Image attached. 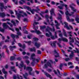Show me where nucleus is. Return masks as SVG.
<instances>
[{"label":"nucleus","instance_id":"nucleus-17","mask_svg":"<svg viewBox=\"0 0 79 79\" xmlns=\"http://www.w3.org/2000/svg\"><path fill=\"white\" fill-rule=\"evenodd\" d=\"M64 24L65 25V26H64V27H66L67 29H68V30H70V28H69V27L68 26V23L66 22H64Z\"/></svg>","mask_w":79,"mask_h":79},{"label":"nucleus","instance_id":"nucleus-63","mask_svg":"<svg viewBox=\"0 0 79 79\" xmlns=\"http://www.w3.org/2000/svg\"><path fill=\"white\" fill-rule=\"evenodd\" d=\"M75 59H76V60H77V61H79V58L77 57H76Z\"/></svg>","mask_w":79,"mask_h":79},{"label":"nucleus","instance_id":"nucleus-4","mask_svg":"<svg viewBox=\"0 0 79 79\" xmlns=\"http://www.w3.org/2000/svg\"><path fill=\"white\" fill-rule=\"evenodd\" d=\"M21 63L22 64H20V66L22 68V67H23L24 66V69H26L27 71H28L29 72V74L30 75H31L32 74L31 73V71L32 70V69L31 67H28L26 68V66L24 65V64H23V62H21Z\"/></svg>","mask_w":79,"mask_h":79},{"label":"nucleus","instance_id":"nucleus-54","mask_svg":"<svg viewBox=\"0 0 79 79\" xmlns=\"http://www.w3.org/2000/svg\"><path fill=\"white\" fill-rule=\"evenodd\" d=\"M59 36L60 37H62V36H63V35L62 34H59Z\"/></svg>","mask_w":79,"mask_h":79},{"label":"nucleus","instance_id":"nucleus-39","mask_svg":"<svg viewBox=\"0 0 79 79\" xmlns=\"http://www.w3.org/2000/svg\"><path fill=\"white\" fill-rule=\"evenodd\" d=\"M76 51H75V50H73L74 51L75 53H79V50H78V49H77V48H76Z\"/></svg>","mask_w":79,"mask_h":79},{"label":"nucleus","instance_id":"nucleus-53","mask_svg":"<svg viewBox=\"0 0 79 79\" xmlns=\"http://www.w3.org/2000/svg\"><path fill=\"white\" fill-rule=\"evenodd\" d=\"M70 59L69 58H68L67 59H65V60L66 61H69V60Z\"/></svg>","mask_w":79,"mask_h":79},{"label":"nucleus","instance_id":"nucleus-61","mask_svg":"<svg viewBox=\"0 0 79 79\" xmlns=\"http://www.w3.org/2000/svg\"><path fill=\"white\" fill-rule=\"evenodd\" d=\"M23 55H26V52H23Z\"/></svg>","mask_w":79,"mask_h":79},{"label":"nucleus","instance_id":"nucleus-13","mask_svg":"<svg viewBox=\"0 0 79 79\" xmlns=\"http://www.w3.org/2000/svg\"><path fill=\"white\" fill-rule=\"evenodd\" d=\"M55 23L56 24L55 25L56 26L57 29H60V27H58V26H60V23H58V22L56 20H55Z\"/></svg>","mask_w":79,"mask_h":79},{"label":"nucleus","instance_id":"nucleus-33","mask_svg":"<svg viewBox=\"0 0 79 79\" xmlns=\"http://www.w3.org/2000/svg\"><path fill=\"white\" fill-rule=\"evenodd\" d=\"M11 23H13V25L14 26H16V23L15 22V21H13V20H12L11 21Z\"/></svg>","mask_w":79,"mask_h":79},{"label":"nucleus","instance_id":"nucleus-56","mask_svg":"<svg viewBox=\"0 0 79 79\" xmlns=\"http://www.w3.org/2000/svg\"><path fill=\"white\" fill-rule=\"evenodd\" d=\"M26 62L27 63V64H29V63L30 62L28 60H27L26 61Z\"/></svg>","mask_w":79,"mask_h":79},{"label":"nucleus","instance_id":"nucleus-23","mask_svg":"<svg viewBox=\"0 0 79 79\" xmlns=\"http://www.w3.org/2000/svg\"><path fill=\"white\" fill-rule=\"evenodd\" d=\"M48 66L50 67H52V65H51L50 63H49V62L47 64H45L44 65V66L45 67V68H47V67Z\"/></svg>","mask_w":79,"mask_h":79},{"label":"nucleus","instance_id":"nucleus-38","mask_svg":"<svg viewBox=\"0 0 79 79\" xmlns=\"http://www.w3.org/2000/svg\"><path fill=\"white\" fill-rule=\"evenodd\" d=\"M25 43H27L28 44V45H30L31 44V41H29L28 42H25Z\"/></svg>","mask_w":79,"mask_h":79},{"label":"nucleus","instance_id":"nucleus-25","mask_svg":"<svg viewBox=\"0 0 79 79\" xmlns=\"http://www.w3.org/2000/svg\"><path fill=\"white\" fill-rule=\"evenodd\" d=\"M14 48H16V46H10V49L11 51H12Z\"/></svg>","mask_w":79,"mask_h":79},{"label":"nucleus","instance_id":"nucleus-51","mask_svg":"<svg viewBox=\"0 0 79 79\" xmlns=\"http://www.w3.org/2000/svg\"><path fill=\"white\" fill-rule=\"evenodd\" d=\"M76 77L77 79H79V75H76Z\"/></svg>","mask_w":79,"mask_h":79},{"label":"nucleus","instance_id":"nucleus-5","mask_svg":"<svg viewBox=\"0 0 79 79\" xmlns=\"http://www.w3.org/2000/svg\"><path fill=\"white\" fill-rule=\"evenodd\" d=\"M15 11L16 12V15H17L18 19L20 18V17L22 16V17H24V16L22 15H24L25 16H27V14L25 13H24L23 11H19V14H18V12L16 10H15Z\"/></svg>","mask_w":79,"mask_h":79},{"label":"nucleus","instance_id":"nucleus-46","mask_svg":"<svg viewBox=\"0 0 79 79\" xmlns=\"http://www.w3.org/2000/svg\"><path fill=\"white\" fill-rule=\"evenodd\" d=\"M0 35H1V36H2V38L3 40H4V39H5V37H4V36H2V34L0 33Z\"/></svg>","mask_w":79,"mask_h":79},{"label":"nucleus","instance_id":"nucleus-21","mask_svg":"<svg viewBox=\"0 0 79 79\" xmlns=\"http://www.w3.org/2000/svg\"><path fill=\"white\" fill-rule=\"evenodd\" d=\"M0 16H1L2 18H4L5 16V14L4 12L0 13Z\"/></svg>","mask_w":79,"mask_h":79},{"label":"nucleus","instance_id":"nucleus-1","mask_svg":"<svg viewBox=\"0 0 79 79\" xmlns=\"http://www.w3.org/2000/svg\"><path fill=\"white\" fill-rule=\"evenodd\" d=\"M73 5H74V4L72 3L69 5V6L70 8H71L73 12H71L70 14L69 13V11L68 10V6L66 4H62V6H58V8L60 9V10H63V6H65V10L66 12H65V14L66 15V17L67 16H73L74 14L75 13V12H76L77 11V10L75 9V8L73 7L72 6H73Z\"/></svg>","mask_w":79,"mask_h":79},{"label":"nucleus","instance_id":"nucleus-10","mask_svg":"<svg viewBox=\"0 0 79 79\" xmlns=\"http://www.w3.org/2000/svg\"><path fill=\"white\" fill-rule=\"evenodd\" d=\"M2 71L3 73L4 74H5V78H6V76H7V74H8V72H7V71H5V69L4 68L2 69Z\"/></svg>","mask_w":79,"mask_h":79},{"label":"nucleus","instance_id":"nucleus-31","mask_svg":"<svg viewBox=\"0 0 79 79\" xmlns=\"http://www.w3.org/2000/svg\"><path fill=\"white\" fill-rule=\"evenodd\" d=\"M75 21H77V23H79V18L78 17L75 18Z\"/></svg>","mask_w":79,"mask_h":79},{"label":"nucleus","instance_id":"nucleus-30","mask_svg":"<svg viewBox=\"0 0 79 79\" xmlns=\"http://www.w3.org/2000/svg\"><path fill=\"white\" fill-rule=\"evenodd\" d=\"M61 52H62L63 53H64V56H66V57H68V56L65 54V52H64V50H63V49H61Z\"/></svg>","mask_w":79,"mask_h":79},{"label":"nucleus","instance_id":"nucleus-29","mask_svg":"<svg viewBox=\"0 0 79 79\" xmlns=\"http://www.w3.org/2000/svg\"><path fill=\"white\" fill-rule=\"evenodd\" d=\"M71 54L70 55V58H71V57H73L74 56V53L73 52L71 51Z\"/></svg>","mask_w":79,"mask_h":79},{"label":"nucleus","instance_id":"nucleus-42","mask_svg":"<svg viewBox=\"0 0 79 79\" xmlns=\"http://www.w3.org/2000/svg\"><path fill=\"white\" fill-rule=\"evenodd\" d=\"M63 66V64H61L60 66V69H62L61 68H62Z\"/></svg>","mask_w":79,"mask_h":79},{"label":"nucleus","instance_id":"nucleus-64","mask_svg":"<svg viewBox=\"0 0 79 79\" xmlns=\"http://www.w3.org/2000/svg\"><path fill=\"white\" fill-rule=\"evenodd\" d=\"M45 17L46 18H48V15H46Z\"/></svg>","mask_w":79,"mask_h":79},{"label":"nucleus","instance_id":"nucleus-15","mask_svg":"<svg viewBox=\"0 0 79 79\" xmlns=\"http://www.w3.org/2000/svg\"><path fill=\"white\" fill-rule=\"evenodd\" d=\"M15 30L17 31V35H20V36L22 35V34H21V33L19 32V29L18 28H15Z\"/></svg>","mask_w":79,"mask_h":79},{"label":"nucleus","instance_id":"nucleus-7","mask_svg":"<svg viewBox=\"0 0 79 79\" xmlns=\"http://www.w3.org/2000/svg\"><path fill=\"white\" fill-rule=\"evenodd\" d=\"M0 9L1 11H3V9H6L7 8V6H6L4 7L3 6V3H0Z\"/></svg>","mask_w":79,"mask_h":79},{"label":"nucleus","instance_id":"nucleus-41","mask_svg":"<svg viewBox=\"0 0 79 79\" xmlns=\"http://www.w3.org/2000/svg\"><path fill=\"white\" fill-rule=\"evenodd\" d=\"M69 39L71 40V42H72V43L74 42V40L73 39H71V38L70 37H69Z\"/></svg>","mask_w":79,"mask_h":79},{"label":"nucleus","instance_id":"nucleus-50","mask_svg":"<svg viewBox=\"0 0 79 79\" xmlns=\"http://www.w3.org/2000/svg\"><path fill=\"white\" fill-rule=\"evenodd\" d=\"M55 37H56V38H57V36H56V32H55Z\"/></svg>","mask_w":79,"mask_h":79},{"label":"nucleus","instance_id":"nucleus-35","mask_svg":"<svg viewBox=\"0 0 79 79\" xmlns=\"http://www.w3.org/2000/svg\"><path fill=\"white\" fill-rule=\"evenodd\" d=\"M27 73H25V75H23V76L25 79H27Z\"/></svg>","mask_w":79,"mask_h":79},{"label":"nucleus","instance_id":"nucleus-59","mask_svg":"<svg viewBox=\"0 0 79 79\" xmlns=\"http://www.w3.org/2000/svg\"><path fill=\"white\" fill-rule=\"evenodd\" d=\"M57 45L60 47H61V46L60 45V44H59V43H58Z\"/></svg>","mask_w":79,"mask_h":79},{"label":"nucleus","instance_id":"nucleus-55","mask_svg":"<svg viewBox=\"0 0 79 79\" xmlns=\"http://www.w3.org/2000/svg\"><path fill=\"white\" fill-rule=\"evenodd\" d=\"M77 4L78 5H79V0H77Z\"/></svg>","mask_w":79,"mask_h":79},{"label":"nucleus","instance_id":"nucleus-28","mask_svg":"<svg viewBox=\"0 0 79 79\" xmlns=\"http://www.w3.org/2000/svg\"><path fill=\"white\" fill-rule=\"evenodd\" d=\"M58 19L61 20L62 19V17H61V15L60 14H59V16L57 18Z\"/></svg>","mask_w":79,"mask_h":79},{"label":"nucleus","instance_id":"nucleus-37","mask_svg":"<svg viewBox=\"0 0 79 79\" xmlns=\"http://www.w3.org/2000/svg\"><path fill=\"white\" fill-rule=\"evenodd\" d=\"M4 29H2V27H0V31L2 32H4Z\"/></svg>","mask_w":79,"mask_h":79},{"label":"nucleus","instance_id":"nucleus-12","mask_svg":"<svg viewBox=\"0 0 79 79\" xmlns=\"http://www.w3.org/2000/svg\"><path fill=\"white\" fill-rule=\"evenodd\" d=\"M35 55L34 53H33L31 55V57L30 58L31 60H33V61L34 62L35 60V59L34 58H33L34 56H35Z\"/></svg>","mask_w":79,"mask_h":79},{"label":"nucleus","instance_id":"nucleus-9","mask_svg":"<svg viewBox=\"0 0 79 79\" xmlns=\"http://www.w3.org/2000/svg\"><path fill=\"white\" fill-rule=\"evenodd\" d=\"M35 31L31 30L30 31L32 33H35V32L37 34H41V32L39 30H37L36 29H35Z\"/></svg>","mask_w":79,"mask_h":79},{"label":"nucleus","instance_id":"nucleus-43","mask_svg":"<svg viewBox=\"0 0 79 79\" xmlns=\"http://www.w3.org/2000/svg\"><path fill=\"white\" fill-rule=\"evenodd\" d=\"M33 40H35V41H37V40H39L37 38H33Z\"/></svg>","mask_w":79,"mask_h":79},{"label":"nucleus","instance_id":"nucleus-16","mask_svg":"<svg viewBox=\"0 0 79 79\" xmlns=\"http://www.w3.org/2000/svg\"><path fill=\"white\" fill-rule=\"evenodd\" d=\"M67 19L68 21H69V22H70V21H71V22H73L74 21V20L73 19H72L70 20L69 18V17L68 16L67 17Z\"/></svg>","mask_w":79,"mask_h":79},{"label":"nucleus","instance_id":"nucleus-32","mask_svg":"<svg viewBox=\"0 0 79 79\" xmlns=\"http://www.w3.org/2000/svg\"><path fill=\"white\" fill-rule=\"evenodd\" d=\"M67 34H69V36H70V37H72V35H71V34H72V31H70L67 32Z\"/></svg>","mask_w":79,"mask_h":79},{"label":"nucleus","instance_id":"nucleus-20","mask_svg":"<svg viewBox=\"0 0 79 79\" xmlns=\"http://www.w3.org/2000/svg\"><path fill=\"white\" fill-rule=\"evenodd\" d=\"M11 36L12 37V38H15V37H16V38H17V39H18V38H19V36H18L16 35H15L13 34H12L11 35Z\"/></svg>","mask_w":79,"mask_h":79},{"label":"nucleus","instance_id":"nucleus-57","mask_svg":"<svg viewBox=\"0 0 79 79\" xmlns=\"http://www.w3.org/2000/svg\"><path fill=\"white\" fill-rule=\"evenodd\" d=\"M8 2V0H4V2L5 3H7Z\"/></svg>","mask_w":79,"mask_h":79},{"label":"nucleus","instance_id":"nucleus-49","mask_svg":"<svg viewBox=\"0 0 79 79\" xmlns=\"http://www.w3.org/2000/svg\"><path fill=\"white\" fill-rule=\"evenodd\" d=\"M37 52L38 54H41V51H40V50L38 51Z\"/></svg>","mask_w":79,"mask_h":79},{"label":"nucleus","instance_id":"nucleus-8","mask_svg":"<svg viewBox=\"0 0 79 79\" xmlns=\"http://www.w3.org/2000/svg\"><path fill=\"white\" fill-rule=\"evenodd\" d=\"M50 14L51 16L50 18V19H52V15H54V16H55V13H54V9H51V10H50Z\"/></svg>","mask_w":79,"mask_h":79},{"label":"nucleus","instance_id":"nucleus-40","mask_svg":"<svg viewBox=\"0 0 79 79\" xmlns=\"http://www.w3.org/2000/svg\"><path fill=\"white\" fill-rule=\"evenodd\" d=\"M59 12H60V13H61V14H62V15H63V14H64V12H63V11L62 10H58Z\"/></svg>","mask_w":79,"mask_h":79},{"label":"nucleus","instance_id":"nucleus-45","mask_svg":"<svg viewBox=\"0 0 79 79\" xmlns=\"http://www.w3.org/2000/svg\"><path fill=\"white\" fill-rule=\"evenodd\" d=\"M8 64H6L5 66V68H6V69H8Z\"/></svg>","mask_w":79,"mask_h":79},{"label":"nucleus","instance_id":"nucleus-6","mask_svg":"<svg viewBox=\"0 0 79 79\" xmlns=\"http://www.w3.org/2000/svg\"><path fill=\"white\" fill-rule=\"evenodd\" d=\"M23 8H24V9H26L27 8V10H28V11H31L32 14H34V11H35L36 12V13H38V10H39V8H38V7H36V8L37 9V10H35V9L31 10V7H27L25 6H23Z\"/></svg>","mask_w":79,"mask_h":79},{"label":"nucleus","instance_id":"nucleus-18","mask_svg":"<svg viewBox=\"0 0 79 79\" xmlns=\"http://www.w3.org/2000/svg\"><path fill=\"white\" fill-rule=\"evenodd\" d=\"M62 31L63 32H64V35L65 37H68V35H67V34H66V31H65L64 29H62Z\"/></svg>","mask_w":79,"mask_h":79},{"label":"nucleus","instance_id":"nucleus-27","mask_svg":"<svg viewBox=\"0 0 79 79\" xmlns=\"http://www.w3.org/2000/svg\"><path fill=\"white\" fill-rule=\"evenodd\" d=\"M29 50L31 52H33V51L34 52H35V48H30Z\"/></svg>","mask_w":79,"mask_h":79},{"label":"nucleus","instance_id":"nucleus-2","mask_svg":"<svg viewBox=\"0 0 79 79\" xmlns=\"http://www.w3.org/2000/svg\"><path fill=\"white\" fill-rule=\"evenodd\" d=\"M9 24V25H10V26L11 27H13V25L11 24L10 23L7 22L6 23H4L3 24V26L4 29H7L8 28L9 29H10V30H11L12 31H13L14 32V29H13V28H11L8 26V24Z\"/></svg>","mask_w":79,"mask_h":79},{"label":"nucleus","instance_id":"nucleus-36","mask_svg":"<svg viewBox=\"0 0 79 79\" xmlns=\"http://www.w3.org/2000/svg\"><path fill=\"white\" fill-rule=\"evenodd\" d=\"M15 56H13L10 57V60L12 61H13V60H15Z\"/></svg>","mask_w":79,"mask_h":79},{"label":"nucleus","instance_id":"nucleus-47","mask_svg":"<svg viewBox=\"0 0 79 79\" xmlns=\"http://www.w3.org/2000/svg\"><path fill=\"white\" fill-rule=\"evenodd\" d=\"M2 21H6V19H2Z\"/></svg>","mask_w":79,"mask_h":79},{"label":"nucleus","instance_id":"nucleus-19","mask_svg":"<svg viewBox=\"0 0 79 79\" xmlns=\"http://www.w3.org/2000/svg\"><path fill=\"white\" fill-rule=\"evenodd\" d=\"M35 45L36 46V47H37V48H39V47H40V46L41 45V44H40V43H35Z\"/></svg>","mask_w":79,"mask_h":79},{"label":"nucleus","instance_id":"nucleus-3","mask_svg":"<svg viewBox=\"0 0 79 79\" xmlns=\"http://www.w3.org/2000/svg\"><path fill=\"white\" fill-rule=\"evenodd\" d=\"M49 31H52V29L50 28L49 27H48L46 29V32L48 31L50 35L48 34L47 33H46V36H47V37H51V39H52V40H54V39H55V38L54 37V36H52V33L50 32Z\"/></svg>","mask_w":79,"mask_h":79},{"label":"nucleus","instance_id":"nucleus-60","mask_svg":"<svg viewBox=\"0 0 79 79\" xmlns=\"http://www.w3.org/2000/svg\"><path fill=\"white\" fill-rule=\"evenodd\" d=\"M4 78H3V77H2V76H0V79H4Z\"/></svg>","mask_w":79,"mask_h":79},{"label":"nucleus","instance_id":"nucleus-14","mask_svg":"<svg viewBox=\"0 0 79 79\" xmlns=\"http://www.w3.org/2000/svg\"><path fill=\"white\" fill-rule=\"evenodd\" d=\"M17 77H16L15 75H14L13 79H23V77L22 76L19 77L18 76H17Z\"/></svg>","mask_w":79,"mask_h":79},{"label":"nucleus","instance_id":"nucleus-52","mask_svg":"<svg viewBox=\"0 0 79 79\" xmlns=\"http://www.w3.org/2000/svg\"><path fill=\"white\" fill-rule=\"evenodd\" d=\"M17 60H19V61H20L21 60V58L20 57H19L17 58Z\"/></svg>","mask_w":79,"mask_h":79},{"label":"nucleus","instance_id":"nucleus-48","mask_svg":"<svg viewBox=\"0 0 79 79\" xmlns=\"http://www.w3.org/2000/svg\"><path fill=\"white\" fill-rule=\"evenodd\" d=\"M27 38L28 39H31V35H28L27 36Z\"/></svg>","mask_w":79,"mask_h":79},{"label":"nucleus","instance_id":"nucleus-62","mask_svg":"<svg viewBox=\"0 0 79 79\" xmlns=\"http://www.w3.org/2000/svg\"><path fill=\"white\" fill-rule=\"evenodd\" d=\"M9 42V40H5V42Z\"/></svg>","mask_w":79,"mask_h":79},{"label":"nucleus","instance_id":"nucleus-22","mask_svg":"<svg viewBox=\"0 0 79 79\" xmlns=\"http://www.w3.org/2000/svg\"><path fill=\"white\" fill-rule=\"evenodd\" d=\"M56 43V41H54L51 44V45H52V47H56V45H55V44Z\"/></svg>","mask_w":79,"mask_h":79},{"label":"nucleus","instance_id":"nucleus-44","mask_svg":"<svg viewBox=\"0 0 79 79\" xmlns=\"http://www.w3.org/2000/svg\"><path fill=\"white\" fill-rule=\"evenodd\" d=\"M10 13L11 15H13V14H14V12H13V11L12 10L10 11Z\"/></svg>","mask_w":79,"mask_h":79},{"label":"nucleus","instance_id":"nucleus-26","mask_svg":"<svg viewBox=\"0 0 79 79\" xmlns=\"http://www.w3.org/2000/svg\"><path fill=\"white\" fill-rule=\"evenodd\" d=\"M75 41H76V43H75L74 44L77 45V46L79 47V42L77 41V40H76V38H75Z\"/></svg>","mask_w":79,"mask_h":79},{"label":"nucleus","instance_id":"nucleus-24","mask_svg":"<svg viewBox=\"0 0 79 79\" xmlns=\"http://www.w3.org/2000/svg\"><path fill=\"white\" fill-rule=\"evenodd\" d=\"M45 75L47 77H50V79H52V77L50 75H49L48 73H45Z\"/></svg>","mask_w":79,"mask_h":79},{"label":"nucleus","instance_id":"nucleus-58","mask_svg":"<svg viewBox=\"0 0 79 79\" xmlns=\"http://www.w3.org/2000/svg\"><path fill=\"white\" fill-rule=\"evenodd\" d=\"M18 45L19 46V47H22V45H21V44L20 43H19Z\"/></svg>","mask_w":79,"mask_h":79},{"label":"nucleus","instance_id":"nucleus-11","mask_svg":"<svg viewBox=\"0 0 79 79\" xmlns=\"http://www.w3.org/2000/svg\"><path fill=\"white\" fill-rule=\"evenodd\" d=\"M58 40L59 42H61V40H63V41H64V42L68 41V40L66 39V38H62L61 39L60 38L58 39Z\"/></svg>","mask_w":79,"mask_h":79},{"label":"nucleus","instance_id":"nucleus-34","mask_svg":"<svg viewBox=\"0 0 79 79\" xmlns=\"http://www.w3.org/2000/svg\"><path fill=\"white\" fill-rule=\"evenodd\" d=\"M44 28H45V26H40V29H44Z\"/></svg>","mask_w":79,"mask_h":79}]
</instances>
